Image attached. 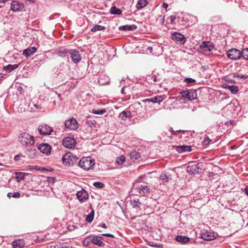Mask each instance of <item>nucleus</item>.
<instances>
[{
    "mask_svg": "<svg viewBox=\"0 0 248 248\" xmlns=\"http://www.w3.org/2000/svg\"><path fill=\"white\" fill-rule=\"evenodd\" d=\"M79 166L82 169L88 170L94 165V160L91 157H82L78 162Z\"/></svg>",
    "mask_w": 248,
    "mask_h": 248,
    "instance_id": "nucleus-1",
    "label": "nucleus"
},
{
    "mask_svg": "<svg viewBox=\"0 0 248 248\" xmlns=\"http://www.w3.org/2000/svg\"><path fill=\"white\" fill-rule=\"evenodd\" d=\"M19 142L23 145H32L34 143V138L32 136L27 133H22L18 137Z\"/></svg>",
    "mask_w": 248,
    "mask_h": 248,
    "instance_id": "nucleus-2",
    "label": "nucleus"
},
{
    "mask_svg": "<svg viewBox=\"0 0 248 248\" xmlns=\"http://www.w3.org/2000/svg\"><path fill=\"white\" fill-rule=\"evenodd\" d=\"M62 160L64 164L67 166H73L78 162V158L72 153H68L63 155Z\"/></svg>",
    "mask_w": 248,
    "mask_h": 248,
    "instance_id": "nucleus-3",
    "label": "nucleus"
},
{
    "mask_svg": "<svg viewBox=\"0 0 248 248\" xmlns=\"http://www.w3.org/2000/svg\"><path fill=\"white\" fill-rule=\"evenodd\" d=\"M214 47V45L212 42H202L200 46V51L205 55H209Z\"/></svg>",
    "mask_w": 248,
    "mask_h": 248,
    "instance_id": "nucleus-4",
    "label": "nucleus"
},
{
    "mask_svg": "<svg viewBox=\"0 0 248 248\" xmlns=\"http://www.w3.org/2000/svg\"><path fill=\"white\" fill-rule=\"evenodd\" d=\"M228 58L232 60H239L242 57L241 51L236 48H232L227 51Z\"/></svg>",
    "mask_w": 248,
    "mask_h": 248,
    "instance_id": "nucleus-5",
    "label": "nucleus"
},
{
    "mask_svg": "<svg viewBox=\"0 0 248 248\" xmlns=\"http://www.w3.org/2000/svg\"><path fill=\"white\" fill-rule=\"evenodd\" d=\"M182 98L186 100H192L197 98V93L195 90H187L181 93Z\"/></svg>",
    "mask_w": 248,
    "mask_h": 248,
    "instance_id": "nucleus-6",
    "label": "nucleus"
},
{
    "mask_svg": "<svg viewBox=\"0 0 248 248\" xmlns=\"http://www.w3.org/2000/svg\"><path fill=\"white\" fill-rule=\"evenodd\" d=\"M171 38L173 41L178 44H184L186 41L185 36L178 32L172 33Z\"/></svg>",
    "mask_w": 248,
    "mask_h": 248,
    "instance_id": "nucleus-7",
    "label": "nucleus"
},
{
    "mask_svg": "<svg viewBox=\"0 0 248 248\" xmlns=\"http://www.w3.org/2000/svg\"><path fill=\"white\" fill-rule=\"evenodd\" d=\"M77 144L76 140L73 138L67 137L62 141V144L64 147L68 149L74 148Z\"/></svg>",
    "mask_w": 248,
    "mask_h": 248,
    "instance_id": "nucleus-8",
    "label": "nucleus"
},
{
    "mask_svg": "<svg viewBox=\"0 0 248 248\" xmlns=\"http://www.w3.org/2000/svg\"><path fill=\"white\" fill-rule=\"evenodd\" d=\"M202 170L200 164H193L189 165L186 168L187 171L191 174L195 175L198 174Z\"/></svg>",
    "mask_w": 248,
    "mask_h": 248,
    "instance_id": "nucleus-9",
    "label": "nucleus"
},
{
    "mask_svg": "<svg viewBox=\"0 0 248 248\" xmlns=\"http://www.w3.org/2000/svg\"><path fill=\"white\" fill-rule=\"evenodd\" d=\"M64 124L67 128L72 130H75L78 127V123L74 118H70L65 121Z\"/></svg>",
    "mask_w": 248,
    "mask_h": 248,
    "instance_id": "nucleus-10",
    "label": "nucleus"
},
{
    "mask_svg": "<svg viewBox=\"0 0 248 248\" xmlns=\"http://www.w3.org/2000/svg\"><path fill=\"white\" fill-rule=\"evenodd\" d=\"M69 54L74 63H78L82 60V57L79 52L75 50H71L69 51Z\"/></svg>",
    "mask_w": 248,
    "mask_h": 248,
    "instance_id": "nucleus-11",
    "label": "nucleus"
},
{
    "mask_svg": "<svg viewBox=\"0 0 248 248\" xmlns=\"http://www.w3.org/2000/svg\"><path fill=\"white\" fill-rule=\"evenodd\" d=\"M201 235L202 238L207 241L214 240L217 236V234L211 231H204L201 233Z\"/></svg>",
    "mask_w": 248,
    "mask_h": 248,
    "instance_id": "nucleus-12",
    "label": "nucleus"
},
{
    "mask_svg": "<svg viewBox=\"0 0 248 248\" xmlns=\"http://www.w3.org/2000/svg\"><path fill=\"white\" fill-rule=\"evenodd\" d=\"M39 133L42 135H50L52 132V128L47 124H43L38 127Z\"/></svg>",
    "mask_w": 248,
    "mask_h": 248,
    "instance_id": "nucleus-13",
    "label": "nucleus"
},
{
    "mask_svg": "<svg viewBox=\"0 0 248 248\" xmlns=\"http://www.w3.org/2000/svg\"><path fill=\"white\" fill-rule=\"evenodd\" d=\"M38 149L42 153L49 155L51 152V147L47 143H42L38 146Z\"/></svg>",
    "mask_w": 248,
    "mask_h": 248,
    "instance_id": "nucleus-14",
    "label": "nucleus"
},
{
    "mask_svg": "<svg viewBox=\"0 0 248 248\" xmlns=\"http://www.w3.org/2000/svg\"><path fill=\"white\" fill-rule=\"evenodd\" d=\"M24 5L23 3L19 2L14 1L11 5V9L14 12L21 11L24 8Z\"/></svg>",
    "mask_w": 248,
    "mask_h": 248,
    "instance_id": "nucleus-15",
    "label": "nucleus"
},
{
    "mask_svg": "<svg viewBox=\"0 0 248 248\" xmlns=\"http://www.w3.org/2000/svg\"><path fill=\"white\" fill-rule=\"evenodd\" d=\"M139 193L142 196H145L149 192V188L147 185H140L136 187Z\"/></svg>",
    "mask_w": 248,
    "mask_h": 248,
    "instance_id": "nucleus-16",
    "label": "nucleus"
},
{
    "mask_svg": "<svg viewBox=\"0 0 248 248\" xmlns=\"http://www.w3.org/2000/svg\"><path fill=\"white\" fill-rule=\"evenodd\" d=\"M76 195L78 200L82 202L85 201L89 198L88 192L84 189L78 191Z\"/></svg>",
    "mask_w": 248,
    "mask_h": 248,
    "instance_id": "nucleus-17",
    "label": "nucleus"
},
{
    "mask_svg": "<svg viewBox=\"0 0 248 248\" xmlns=\"http://www.w3.org/2000/svg\"><path fill=\"white\" fill-rule=\"evenodd\" d=\"M164 100V97L162 95H157L150 98H147L143 100L142 101L144 103L146 102H153V103H160Z\"/></svg>",
    "mask_w": 248,
    "mask_h": 248,
    "instance_id": "nucleus-18",
    "label": "nucleus"
},
{
    "mask_svg": "<svg viewBox=\"0 0 248 248\" xmlns=\"http://www.w3.org/2000/svg\"><path fill=\"white\" fill-rule=\"evenodd\" d=\"M12 245L14 248H23L25 246V243L23 239H18L13 241Z\"/></svg>",
    "mask_w": 248,
    "mask_h": 248,
    "instance_id": "nucleus-19",
    "label": "nucleus"
},
{
    "mask_svg": "<svg viewBox=\"0 0 248 248\" xmlns=\"http://www.w3.org/2000/svg\"><path fill=\"white\" fill-rule=\"evenodd\" d=\"M36 50L37 49L35 47H29L24 50L22 54L26 58H28L35 53L36 51Z\"/></svg>",
    "mask_w": 248,
    "mask_h": 248,
    "instance_id": "nucleus-20",
    "label": "nucleus"
},
{
    "mask_svg": "<svg viewBox=\"0 0 248 248\" xmlns=\"http://www.w3.org/2000/svg\"><path fill=\"white\" fill-rule=\"evenodd\" d=\"M131 117H132L131 113L129 111H122L119 115V118L124 121H125V120H126V119H129Z\"/></svg>",
    "mask_w": 248,
    "mask_h": 248,
    "instance_id": "nucleus-21",
    "label": "nucleus"
},
{
    "mask_svg": "<svg viewBox=\"0 0 248 248\" xmlns=\"http://www.w3.org/2000/svg\"><path fill=\"white\" fill-rule=\"evenodd\" d=\"M176 150L180 153L190 152L191 150V147L190 146L188 145L178 146L176 148Z\"/></svg>",
    "mask_w": 248,
    "mask_h": 248,
    "instance_id": "nucleus-22",
    "label": "nucleus"
},
{
    "mask_svg": "<svg viewBox=\"0 0 248 248\" xmlns=\"http://www.w3.org/2000/svg\"><path fill=\"white\" fill-rule=\"evenodd\" d=\"M68 50L64 47H61L57 50V54L61 57H65L68 53Z\"/></svg>",
    "mask_w": 248,
    "mask_h": 248,
    "instance_id": "nucleus-23",
    "label": "nucleus"
},
{
    "mask_svg": "<svg viewBox=\"0 0 248 248\" xmlns=\"http://www.w3.org/2000/svg\"><path fill=\"white\" fill-rule=\"evenodd\" d=\"M137 26L135 25H126L120 26L119 30L121 31H135L137 29Z\"/></svg>",
    "mask_w": 248,
    "mask_h": 248,
    "instance_id": "nucleus-24",
    "label": "nucleus"
},
{
    "mask_svg": "<svg viewBox=\"0 0 248 248\" xmlns=\"http://www.w3.org/2000/svg\"><path fill=\"white\" fill-rule=\"evenodd\" d=\"M175 240L178 242L186 244L189 241V238L185 236L177 235L175 237Z\"/></svg>",
    "mask_w": 248,
    "mask_h": 248,
    "instance_id": "nucleus-25",
    "label": "nucleus"
},
{
    "mask_svg": "<svg viewBox=\"0 0 248 248\" xmlns=\"http://www.w3.org/2000/svg\"><path fill=\"white\" fill-rule=\"evenodd\" d=\"M223 88L225 89H228L233 94H235L238 92V88L236 86L232 85L230 86L227 84H224L223 85Z\"/></svg>",
    "mask_w": 248,
    "mask_h": 248,
    "instance_id": "nucleus-26",
    "label": "nucleus"
},
{
    "mask_svg": "<svg viewBox=\"0 0 248 248\" xmlns=\"http://www.w3.org/2000/svg\"><path fill=\"white\" fill-rule=\"evenodd\" d=\"M148 4L147 0H139L136 4V8L140 10L146 7Z\"/></svg>",
    "mask_w": 248,
    "mask_h": 248,
    "instance_id": "nucleus-27",
    "label": "nucleus"
},
{
    "mask_svg": "<svg viewBox=\"0 0 248 248\" xmlns=\"http://www.w3.org/2000/svg\"><path fill=\"white\" fill-rule=\"evenodd\" d=\"M130 204L133 208L137 209L140 208L141 205V203L138 199L131 200Z\"/></svg>",
    "mask_w": 248,
    "mask_h": 248,
    "instance_id": "nucleus-28",
    "label": "nucleus"
},
{
    "mask_svg": "<svg viewBox=\"0 0 248 248\" xmlns=\"http://www.w3.org/2000/svg\"><path fill=\"white\" fill-rule=\"evenodd\" d=\"M26 155L31 158H34L36 156V151L35 149H30L27 150Z\"/></svg>",
    "mask_w": 248,
    "mask_h": 248,
    "instance_id": "nucleus-29",
    "label": "nucleus"
},
{
    "mask_svg": "<svg viewBox=\"0 0 248 248\" xmlns=\"http://www.w3.org/2000/svg\"><path fill=\"white\" fill-rule=\"evenodd\" d=\"M91 239H92V243H93V244H94L95 245L101 246H103V245H104V243L103 242H102L100 240V239L97 237H91Z\"/></svg>",
    "mask_w": 248,
    "mask_h": 248,
    "instance_id": "nucleus-30",
    "label": "nucleus"
},
{
    "mask_svg": "<svg viewBox=\"0 0 248 248\" xmlns=\"http://www.w3.org/2000/svg\"><path fill=\"white\" fill-rule=\"evenodd\" d=\"M18 66L17 64H8V65L4 66L3 68V70L5 71H8L10 72L15 69H16Z\"/></svg>",
    "mask_w": 248,
    "mask_h": 248,
    "instance_id": "nucleus-31",
    "label": "nucleus"
},
{
    "mask_svg": "<svg viewBox=\"0 0 248 248\" xmlns=\"http://www.w3.org/2000/svg\"><path fill=\"white\" fill-rule=\"evenodd\" d=\"M160 179L165 182H167L171 179L170 175H168L166 173H163L160 175Z\"/></svg>",
    "mask_w": 248,
    "mask_h": 248,
    "instance_id": "nucleus-32",
    "label": "nucleus"
},
{
    "mask_svg": "<svg viewBox=\"0 0 248 248\" xmlns=\"http://www.w3.org/2000/svg\"><path fill=\"white\" fill-rule=\"evenodd\" d=\"M25 175L26 173L24 172H16V179L17 182H20L24 179Z\"/></svg>",
    "mask_w": 248,
    "mask_h": 248,
    "instance_id": "nucleus-33",
    "label": "nucleus"
},
{
    "mask_svg": "<svg viewBox=\"0 0 248 248\" xmlns=\"http://www.w3.org/2000/svg\"><path fill=\"white\" fill-rule=\"evenodd\" d=\"M122 11L115 6L112 7L110 9V13L113 15H120Z\"/></svg>",
    "mask_w": 248,
    "mask_h": 248,
    "instance_id": "nucleus-34",
    "label": "nucleus"
},
{
    "mask_svg": "<svg viewBox=\"0 0 248 248\" xmlns=\"http://www.w3.org/2000/svg\"><path fill=\"white\" fill-rule=\"evenodd\" d=\"M94 210H92L86 217V218H85V220L87 222H89V223H90L91 222L93 219V217H94Z\"/></svg>",
    "mask_w": 248,
    "mask_h": 248,
    "instance_id": "nucleus-35",
    "label": "nucleus"
},
{
    "mask_svg": "<svg viewBox=\"0 0 248 248\" xmlns=\"http://www.w3.org/2000/svg\"><path fill=\"white\" fill-rule=\"evenodd\" d=\"M130 158L132 159H137L140 157V154L136 151H133L130 153Z\"/></svg>",
    "mask_w": 248,
    "mask_h": 248,
    "instance_id": "nucleus-36",
    "label": "nucleus"
},
{
    "mask_svg": "<svg viewBox=\"0 0 248 248\" xmlns=\"http://www.w3.org/2000/svg\"><path fill=\"white\" fill-rule=\"evenodd\" d=\"M125 160V158L124 156L121 155L116 158V162L119 165H122L124 163Z\"/></svg>",
    "mask_w": 248,
    "mask_h": 248,
    "instance_id": "nucleus-37",
    "label": "nucleus"
},
{
    "mask_svg": "<svg viewBox=\"0 0 248 248\" xmlns=\"http://www.w3.org/2000/svg\"><path fill=\"white\" fill-rule=\"evenodd\" d=\"M104 78H105L106 79V81L104 82L102 81L103 80V78L101 77H100L99 79H98V82L101 85H105L106 84L108 81H109V78L108 76H102Z\"/></svg>",
    "mask_w": 248,
    "mask_h": 248,
    "instance_id": "nucleus-38",
    "label": "nucleus"
},
{
    "mask_svg": "<svg viewBox=\"0 0 248 248\" xmlns=\"http://www.w3.org/2000/svg\"><path fill=\"white\" fill-rule=\"evenodd\" d=\"M7 197L9 198H19L20 197V193L19 192H15V193H13L12 192H9L7 194Z\"/></svg>",
    "mask_w": 248,
    "mask_h": 248,
    "instance_id": "nucleus-39",
    "label": "nucleus"
},
{
    "mask_svg": "<svg viewBox=\"0 0 248 248\" xmlns=\"http://www.w3.org/2000/svg\"><path fill=\"white\" fill-rule=\"evenodd\" d=\"M242 57L245 60H248V48H244L241 51Z\"/></svg>",
    "mask_w": 248,
    "mask_h": 248,
    "instance_id": "nucleus-40",
    "label": "nucleus"
},
{
    "mask_svg": "<svg viewBox=\"0 0 248 248\" xmlns=\"http://www.w3.org/2000/svg\"><path fill=\"white\" fill-rule=\"evenodd\" d=\"M105 27L104 26H102L99 25H95L91 30L92 31H101L105 29Z\"/></svg>",
    "mask_w": 248,
    "mask_h": 248,
    "instance_id": "nucleus-41",
    "label": "nucleus"
},
{
    "mask_svg": "<svg viewBox=\"0 0 248 248\" xmlns=\"http://www.w3.org/2000/svg\"><path fill=\"white\" fill-rule=\"evenodd\" d=\"M93 112L95 114H98V115H102L104 113H105L106 112V110L105 109H93Z\"/></svg>",
    "mask_w": 248,
    "mask_h": 248,
    "instance_id": "nucleus-42",
    "label": "nucleus"
},
{
    "mask_svg": "<svg viewBox=\"0 0 248 248\" xmlns=\"http://www.w3.org/2000/svg\"><path fill=\"white\" fill-rule=\"evenodd\" d=\"M93 185L95 187L98 188H101L104 186V184L103 183L99 182H94Z\"/></svg>",
    "mask_w": 248,
    "mask_h": 248,
    "instance_id": "nucleus-43",
    "label": "nucleus"
},
{
    "mask_svg": "<svg viewBox=\"0 0 248 248\" xmlns=\"http://www.w3.org/2000/svg\"><path fill=\"white\" fill-rule=\"evenodd\" d=\"M195 81L196 80L194 79L190 78H186L184 79V82H186L187 84L194 83Z\"/></svg>",
    "mask_w": 248,
    "mask_h": 248,
    "instance_id": "nucleus-44",
    "label": "nucleus"
},
{
    "mask_svg": "<svg viewBox=\"0 0 248 248\" xmlns=\"http://www.w3.org/2000/svg\"><path fill=\"white\" fill-rule=\"evenodd\" d=\"M90 243H92L91 237L87 238L83 241V244L85 246H88Z\"/></svg>",
    "mask_w": 248,
    "mask_h": 248,
    "instance_id": "nucleus-45",
    "label": "nucleus"
},
{
    "mask_svg": "<svg viewBox=\"0 0 248 248\" xmlns=\"http://www.w3.org/2000/svg\"><path fill=\"white\" fill-rule=\"evenodd\" d=\"M169 19H170V22L171 23V24H174L175 23V19H176V16H173V15H171L169 17H168Z\"/></svg>",
    "mask_w": 248,
    "mask_h": 248,
    "instance_id": "nucleus-46",
    "label": "nucleus"
},
{
    "mask_svg": "<svg viewBox=\"0 0 248 248\" xmlns=\"http://www.w3.org/2000/svg\"><path fill=\"white\" fill-rule=\"evenodd\" d=\"M234 77H237L240 78H243V79H246L247 78V76H245L244 75H239L238 74H235L234 75Z\"/></svg>",
    "mask_w": 248,
    "mask_h": 248,
    "instance_id": "nucleus-47",
    "label": "nucleus"
},
{
    "mask_svg": "<svg viewBox=\"0 0 248 248\" xmlns=\"http://www.w3.org/2000/svg\"><path fill=\"white\" fill-rule=\"evenodd\" d=\"M211 142V140L208 138H206L204 139L203 143L204 145H208Z\"/></svg>",
    "mask_w": 248,
    "mask_h": 248,
    "instance_id": "nucleus-48",
    "label": "nucleus"
},
{
    "mask_svg": "<svg viewBox=\"0 0 248 248\" xmlns=\"http://www.w3.org/2000/svg\"><path fill=\"white\" fill-rule=\"evenodd\" d=\"M151 78H152V79H153V80L154 81V82H156L157 81H159V80L157 78V77L156 75H153L152 77H151Z\"/></svg>",
    "mask_w": 248,
    "mask_h": 248,
    "instance_id": "nucleus-49",
    "label": "nucleus"
},
{
    "mask_svg": "<svg viewBox=\"0 0 248 248\" xmlns=\"http://www.w3.org/2000/svg\"><path fill=\"white\" fill-rule=\"evenodd\" d=\"M102 235L105 236L109 237H111V238L114 237V236L112 234H110V233L103 234Z\"/></svg>",
    "mask_w": 248,
    "mask_h": 248,
    "instance_id": "nucleus-50",
    "label": "nucleus"
},
{
    "mask_svg": "<svg viewBox=\"0 0 248 248\" xmlns=\"http://www.w3.org/2000/svg\"><path fill=\"white\" fill-rule=\"evenodd\" d=\"M162 7L167 9L168 7V4L167 3L163 2L162 4Z\"/></svg>",
    "mask_w": 248,
    "mask_h": 248,
    "instance_id": "nucleus-51",
    "label": "nucleus"
},
{
    "mask_svg": "<svg viewBox=\"0 0 248 248\" xmlns=\"http://www.w3.org/2000/svg\"><path fill=\"white\" fill-rule=\"evenodd\" d=\"M245 194L248 196V186H246L244 189Z\"/></svg>",
    "mask_w": 248,
    "mask_h": 248,
    "instance_id": "nucleus-52",
    "label": "nucleus"
},
{
    "mask_svg": "<svg viewBox=\"0 0 248 248\" xmlns=\"http://www.w3.org/2000/svg\"><path fill=\"white\" fill-rule=\"evenodd\" d=\"M20 155H16L15 156V160L17 161V160H20Z\"/></svg>",
    "mask_w": 248,
    "mask_h": 248,
    "instance_id": "nucleus-53",
    "label": "nucleus"
},
{
    "mask_svg": "<svg viewBox=\"0 0 248 248\" xmlns=\"http://www.w3.org/2000/svg\"><path fill=\"white\" fill-rule=\"evenodd\" d=\"M164 21H165V16H162V18H161L160 21H161V23L163 24V23H164Z\"/></svg>",
    "mask_w": 248,
    "mask_h": 248,
    "instance_id": "nucleus-54",
    "label": "nucleus"
},
{
    "mask_svg": "<svg viewBox=\"0 0 248 248\" xmlns=\"http://www.w3.org/2000/svg\"><path fill=\"white\" fill-rule=\"evenodd\" d=\"M124 88H125V87H123V88H122V89H121V93H123V94L125 93V91H124Z\"/></svg>",
    "mask_w": 248,
    "mask_h": 248,
    "instance_id": "nucleus-55",
    "label": "nucleus"
},
{
    "mask_svg": "<svg viewBox=\"0 0 248 248\" xmlns=\"http://www.w3.org/2000/svg\"><path fill=\"white\" fill-rule=\"evenodd\" d=\"M101 227H102V228H105V229L107 228V225H106V224H105V223H103V224L102 225Z\"/></svg>",
    "mask_w": 248,
    "mask_h": 248,
    "instance_id": "nucleus-56",
    "label": "nucleus"
},
{
    "mask_svg": "<svg viewBox=\"0 0 248 248\" xmlns=\"http://www.w3.org/2000/svg\"><path fill=\"white\" fill-rule=\"evenodd\" d=\"M8 0H0V3H5V2H6L7 1H8Z\"/></svg>",
    "mask_w": 248,
    "mask_h": 248,
    "instance_id": "nucleus-57",
    "label": "nucleus"
},
{
    "mask_svg": "<svg viewBox=\"0 0 248 248\" xmlns=\"http://www.w3.org/2000/svg\"><path fill=\"white\" fill-rule=\"evenodd\" d=\"M69 248V247H67V246H65L61 247H60V248Z\"/></svg>",
    "mask_w": 248,
    "mask_h": 248,
    "instance_id": "nucleus-58",
    "label": "nucleus"
},
{
    "mask_svg": "<svg viewBox=\"0 0 248 248\" xmlns=\"http://www.w3.org/2000/svg\"><path fill=\"white\" fill-rule=\"evenodd\" d=\"M35 168L36 170H39V168H38L37 166H35Z\"/></svg>",
    "mask_w": 248,
    "mask_h": 248,
    "instance_id": "nucleus-59",
    "label": "nucleus"
},
{
    "mask_svg": "<svg viewBox=\"0 0 248 248\" xmlns=\"http://www.w3.org/2000/svg\"><path fill=\"white\" fill-rule=\"evenodd\" d=\"M181 132H182V131H181V130H178L177 131V132H178V133H180Z\"/></svg>",
    "mask_w": 248,
    "mask_h": 248,
    "instance_id": "nucleus-60",
    "label": "nucleus"
},
{
    "mask_svg": "<svg viewBox=\"0 0 248 248\" xmlns=\"http://www.w3.org/2000/svg\"><path fill=\"white\" fill-rule=\"evenodd\" d=\"M34 107L36 108H38V106L37 105H34Z\"/></svg>",
    "mask_w": 248,
    "mask_h": 248,
    "instance_id": "nucleus-61",
    "label": "nucleus"
},
{
    "mask_svg": "<svg viewBox=\"0 0 248 248\" xmlns=\"http://www.w3.org/2000/svg\"><path fill=\"white\" fill-rule=\"evenodd\" d=\"M2 165L1 163H0V166Z\"/></svg>",
    "mask_w": 248,
    "mask_h": 248,
    "instance_id": "nucleus-62",
    "label": "nucleus"
}]
</instances>
